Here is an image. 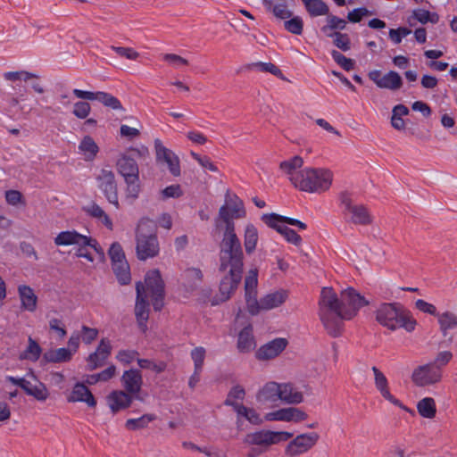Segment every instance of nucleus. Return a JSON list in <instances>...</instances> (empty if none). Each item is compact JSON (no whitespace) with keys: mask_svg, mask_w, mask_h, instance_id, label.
Wrapping results in <instances>:
<instances>
[{"mask_svg":"<svg viewBox=\"0 0 457 457\" xmlns=\"http://www.w3.org/2000/svg\"><path fill=\"white\" fill-rule=\"evenodd\" d=\"M125 181L127 183L126 200L129 204H133V202L138 197L141 191L140 180L125 179Z\"/></svg>","mask_w":457,"mask_h":457,"instance_id":"52","label":"nucleus"},{"mask_svg":"<svg viewBox=\"0 0 457 457\" xmlns=\"http://www.w3.org/2000/svg\"><path fill=\"white\" fill-rule=\"evenodd\" d=\"M328 37H334V45L344 52L351 49V40L347 34L334 32L333 34H328Z\"/></svg>","mask_w":457,"mask_h":457,"instance_id":"53","label":"nucleus"},{"mask_svg":"<svg viewBox=\"0 0 457 457\" xmlns=\"http://www.w3.org/2000/svg\"><path fill=\"white\" fill-rule=\"evenodd\" d=\"M294 436L293 433L288 431H272V430H259L245 435L243 442L246 445L259 446L267 450L273 445H278L281 442H286Z\"/></svg>","mask_w":457,"mask_h":457,"instance_id":"6","label":"nucleus"},{"mask_svg":"<svg viewBox=\"0 0 457 457\" xmlns=\"http://www.w3.org/2000/svg\"><path fill=\"white\" fill-rule=\"evenodd\" d=\"M438 324L443 334H445L447 330L457 328V315L452 312H445L439 315Z\"/></svg>","mask_w":457,"mask_h":457,"instance_id":"43","label":"nucleus"},{"mask_svg":"<svg viewBox=\"0 0 457 457\" xmlns=\"http://www.w3.org/2000/svg\"><path fill=\"white\" fill-rule=\"evenodd\" d=\"M69 402H83L89 407H95L96 401L90 390L82 383H77L68 398Z\"/></svg>","mask_w":457,"mask_h":457,"instance_id":"28","label":"nucleus"},{"mask_svg":"<svg viewBox=\"0 0 457 457\" xmlns=\"http://www.w3.org/2000/svg\"><path fill=\"white\" fill-rule=\"evenodd\" d=\"M133 396L122 390H114L106 397L107 404L113 413L130 406Z\"/></svg>","mask_w":457,"mask_h":457,"instance_id":"23","label":"nucleus"},{"mask_svg":"<svg viewBox=\"0 0 457 457\" xmlns=\"http://www.w3.org/2000/svg\"><path fill=\"white\" fill-rule=\"evenodd\" d=\"M245 396V388L240 385H236L232 386L231 389L229 390L224 403L228 406L233 407V409L235 410V406L243 405L242 403H238L237 401L244 400Z\"/></svg>","mask_w":457,"mask_h":457,"instance_id":"44","label":"nucleus"},{"mask_svg":"<svg viewBox=\"0 0 457 457\" xmlns=\"http://www.w3.org/2000/svg\"><path fill=\"white\" fill-rule=\"evenodd\" d=\"M347 22L345 20L338 18L335 15L327 16V25L321 28V30L328 36V34H333L332 30L338 29L343 30L346 28Z\"/></svg>","mask_w":457,"mask_h":457,"instance_id":"45","label":"nucleus"},{"mask_svg":"<svg viewBox=\"0 0 457 457\" xmlns=\"http://www.w3.org/2000/svg\"><path fill=\"white\" fill-rule=\"evenodd\" d=\"M96 100L113 110L121 109V104L120 100L111 94L98 91L96 95Z\"/></svg>","mask_w":457,"mask_h":457,"instance_id":"48","label":"nucleus"},{"mask_svg":"<svg viewBox=\"0 0 457 457\" xmlns=\"http://www.w3.org/2000/svg\"><path fill=\"white\" fill-rule=\"evenodd\" d=\"M344 215L346 220L356 226H370L373 222V217L369 209L359 204H354L350 198L342 199Z\"/></svg>","mask_w":457,"mask_h":457,"instance_id":"10","label":"nucleus"},{"mask_svg":"<svg viewBox=\"0 0 457 457\" xmlns=\"http://www.w3.org/2000/svg\"><path fill=\"white\" fill-rule=\"evenodd\" d=\"M412 15L422 24H425L428 21L435 24L439 21V17L436 13H430L428 11L423 9L414 10Z\"/></svg>","mask_w":457,"mask_h":457,"instance_id":"54","label":"nucleus"},{"mask_svg":"<svg viewBox=\"0 0 457 457\" xmlns=\"http://www.w3.org/2000/svg\"><path fill=\"white\" fill-rule=\"evenodd\" d=\"M137 290V300L135 306V314L137 317V320L138 326L141 327L143 324V283L141 281L137 282L136 284Z\"/></svg>","mask_w":457,"mask_h":457,"instance_id":"49","label":"nucleus"},{"mask_svg":"<svg viewBox=\"0 0 457 457\" xmlns=\"http://www.w3.org/2000/svg\"><path fill=\"white\" fill-rule=\"evenodd\" d=\"M443 371L432 362L417 366L411 372V382L419 387L438 384L442 381Z\"/></svg>","mask_w":457,"mask_h":457,"instance_id":"9","label":"nucleus"},{"mask_svg":"<svg viewBox=\"0 0 457 457\" xmlns=\"http://www.w3.org/2000/svg\"><path fill=\"white\" fill-rule=\"evenodd\" d=\"M23 390L28 395L33 396L37 401H46L49 396L46 386L39 381H37L36 384L28 381Z\"/></svg>","mask_w":457,"mask_h":457,"instance_id":"38","label":"nucleus"},{"mask_svg":"<svg viewBox=\"0 0 457 457\" xmlns=\"http://www.w3.org/2000/svg\"><path fill=\"white\" fill-rule=\"evenodd\" d=\"M368 76L378 87L382 89L397 91L403 84L402 77L395 71H389L386 74L382 75L380 71L374 70L370 71Z\"/></svg>","mask_w":457,"mask_h":457,"instance_id":"13","label":"nucleus"},{"mask_svg":"<svg viewBox=\"0 0 457 457\" xmlns=\"http://www.w3.org/2000/svg\"><path fill=\"white\" fill-rule=\"evenodd\" d=\"M206 351L204 347L198 346L191 351V358L194 361V370L202 371Z\"/></svg>","mask_w":457,"mask_h":457,"instance_id":"55","label":"nucleus"},{"mask_svg":"<svg viewBox=\"0 0 457 457\" xmlns=\"http://www.w3.org/2000/svg\"><path fill=\"white\" fill-rule=\"evenodd\" d=\"M417 411L424 419L432 420L436 415V401L432 397H424L416 404Z\"/></svg>","mask_w":457,"mask_h":457,"instance_id":"35","label":"nucleus"},{"mask_svg":"<svg viewBox=\"0 0 457 457\" xmlns=\"http://www.w3.org/2000/svg\"><path fill=\"white\" fill-rule=\"evenodd\" d=\"M120 380L125 392L134 398H137L142 386L140 370L135 369L126 370L123 372Z\"/></svg>","mask_w":457,"mask_h":457,"instance_id":"19","label":"nucleus"},{"mask_svg":"<svg viewBox=\"0 0 457 457\" xmlns=\"http://www.w3.org/2000/svg\"><path fill=\"white\" fill-rule=\"evenodd\" d=\"M319 317L326 332L333 337L344 330V310L341 299L331 287H323L319 300Z\"/></svg>","mask_w":457,"mask_h":457,"instance_id":"2","label":"nucleus"},{"mask_svg":"<svg viewBox=\"0 0 457 457\" xmlns=\"http://www.w3.org/2000/svg\"><path fill=\"white\" fill-rule=\"evenodd\" d=\"M262 220L268 225L270 228L276 229L278 232L279 228H283L285 225L283 216L277 213H267L262 216Z\"/></svg>","mask_w":457,"mask_h":457,"instance_id":"57","label":"nucleus"},{"mask_svg":"<svg viewBox=\"0 0 457 457\" xmlns=\"http://www.w3.org/2000/svg\"><path fill=\"white\" fill-rule=\"evenodd\" d=\"M258 242V230L252 223L246 224L244 233V246L247 254H251L256 248Z\"/></svg>","mask_w":457,"mask_h":457,"instance_id":"36","label":"nucleus"},{"mask_svg":"<svg viewBox=\"0 0 457 457\" xmlns=\"http://www.w3.org/2000/svg\"><path fill=\"white\" fill-rule=\"evenodd\" d=\"M72 358V352L70 349L62 347L50 349L44 353L43 361L46 363L67 362Z\"/></svg>","mask_w":457,"mask_h":457,"instance_id":"34","label":"nucleus"},{"mask_svg":"<svg viewBox=\"0 0 457 457\" xmlns=\"http://www.w3.org/2000/svg\"><path fill=\"white\" fill-rule=\"evenodd\" d=\"M376 320L392 331L403 328L412 332L417 325L411 313L399 303H382L376 311Z\"/></svg>","mask_w":457,"mask_h":457,"instance_id":"3","label":"nucleus"},{"mask_svg":"<svg viewBox=\"0 0 457 457\" xmlns=\"http://www.w3.org/2000/svg\"><path fill=\"white\" fill-rule=\"evenodd\" d=\"M311 16L328 14V6L322 0H302Z\"/></svg>","mask_w":457,"mask_h":457,"instance_id":"42","label":"nucleus"},{"mask_svg":"<svg viewBox=\"0 0 457 457\" xmlns=\"http://www.w3.org/2000/svg\"><path fill=\"white\" fill-rule=\"evenodd\" d=\"M54 244L58 246H66V245H78V246H86L87 245H91V237L79 234L76 230H66L60 232L54 237ZM96 245L95 243H93Z\"/></svg>","mask_w":457,"mask_h":457,"instance_id":"18","label":"nucleus"},{"mask_svg":"<svg viewBox=\"0 0 457 457\" xmlns=\"http://www.w3.org/2000/svg\"><path fill=\"white\" fill-rule=\"evenodd\" d=\"M285 28L287 31L295 35H301L303 29V20L296 16L285 21Z\"/></svg>","mask_w":457,"mask_h":457,"instance_id":"60","label":"nucleus"},{"mask_svg":"<svg viewBox=\"0 0 457 457\" xmlns=\"http://www.w3.org/2000/svg\"><path fill=\"white\" fill-rule=\"evenodd\" d=\"M145 227L150 231L148 237L145 236V259L154 258L158 255L160 251L159 242L156 237L157 227L152 220H145Z\"/></svg>","mask_w":457,"mask_h":457,"instance_id":"22","label":"nucleus"},{"mask_svg":"<svg viewBox=\"0 0 457 457\" xmlns=\"http://www.w3.org/2000/svg\"><path fill=\"white\" fill-rule=\"evenodd\" d=\"M112 271L120 285H127L131 280L129 265L128 262L112 263Z\"/></svg>","mask_w":457,"mask_h":457,"instance_id":"41","label":"nucleus"},{"mask_svg":"<svg viewBox=\"0 0 457 457\" xmlns=\"http://www.w3.org/2000/svg\"><path fill=\"white\" fill-rule=\"evenodd\" d=\"M98 337V329L95 328H89L86 325L81 327V338L83 343L90 345Z\"/></svg>","mask_w":457,"mask_h":457,"instance_id":"63","label":"nucleus"},{"mask_svg":"<svg viewBox=\"0 0 457 457\" xmlns=\"http://www.w3.org/2000/svg\"><path fill=\"white\" fill-rule=\"evenodd\" d=\"M331 55L334 61L345 71H349L354 69L355 62L353 59L345 57L337 50H333Z\"/></svg>","mask_w":457,"mask_h":457,"instance_id":"56","label":"nucleus"},{"mask_svg":"<svg viewBox=\"0 0 457 457\" xmlns=\"http://www.w3.org/2000/svg\"><path fill=\"white\" fill-rule=\"evenodd\" d=\"M112 353V345L110 340L107 338L101 339L97 348L92 353H90L87 359V369L94 370L98 367L104 364Z\"/></svg>","mask_w":457,"mask_h":457,"instance_id":"17","label":"nucleus"},{"mask_svg":"<svg viewBox=\"0 0 457 457\" xmlns=\"http://www.w3.org/2000/svg\"><path fill=\"white\" fill-rule=\"evenodd\" d=\"M108 254L112 263L127 261L123 249L118 242H114L111 245Z\"/></svg>","mask_w":457,"mask_h":457,"instance_id":"59","label":"nucleus"},{"mask_svg":"<svg viewBox=\"0 0 457 457\" xmlns=\"http://www.w3.org/2000/svg\"><path fill=\"white\" fill-rule=\"evenodd\" d=\"M257 270H250L245 278V296L248 312L252 315H256L262 310V300H257L258 285Z\"/></svg>","mask_w":457,"mask_h":457,"instance_id":"12","label":"nucleus"},{"mask_svg":"<svg viewBox=\"0 0 457 457\" xmlns=\"http://www.w3.org/2000/svg\"><path fill=\"white\" fill-rule=\"evenodd\" d=\"M371 370L374 374L375 387L380 395L390 403L401 408L409 413H412L411 409L403 405L400 400H398L391 394L388 381L385 374L375 366L371 368Z\"/></svg>","mask_w":457,"mask_h":457,"instance_id":"14","label":"nucleus"},{"mask_svg":"<svg viewBox=\"0 0 457 457\" xmlns=\"http://www.w3.org/2000/svg\"><path fill=\"white\" fill-rule=\"evenodd\" d=\"M340 299L345 320H352L357 315L358 311L361 307L369 303L362 295L352 287L343 290L340 294Z\"/></svg>","mask_w":457,"mask_h":457,"instance_id":"11","label":"nucleus"},{"mask_svg":"<svg viewBox=\"0 0 457 457\" xmlns=\"http://www.w3.org/2000/svg\"><path fill=\"white\" fill-rule=\"evenodd\" d=\"M163 59L165 62L175 68H181L183 66L188 65V61L187 59L175 54H166L163 56Z\"/></svg>","mask_w":457,"mask_h":457,"instance_id":"64","label":"nucleus"},{"mask_svg":"<svg viewBox=\"0 0 457 457\" xmlns=\"http://www.w3.org/2000/svg\"><path fill=\"white\" fill-rule=\"evenodd\" d=\"M251 66L258 69L262 72H269L283 80L286 79L281 70L272 62H258L253 63Z\"/></svg>","mask_w":457,"mask_h":457,"instance_id":"51","label":"nucleus"},{"mask_svg":"<svg viewBox=\"0 0 457 457\" xmlns=\"http://www.w3.org/2000/svg\"><path fill=\"white\" fill-rule=\"evenodd\" d=\"M278 233L281 234L287 239V241L294 244L295 245H300L302 241L301 237L295 230L289 228L287 226L279 228Z\"/></svg>","mask_w":457,"mask_h":457,"instance_id":"62","label":"nucleus"},{"mask_svg":"<svg viewBox=\"0 0 457 457\" xmlns=\"http://www.w3.org/2000/svg\"><path fill=\"white\" fill-rule=\"evenodd\" d=\"M96 100L113 110L121 109V104L120 100L111 94L98 91L96 95Z\"/></svg>","mask_w":457,"mask_h":457,"instance_id":"47","label":"nucleus"},{"mask_svg":"<svg viewBox=\"0 0 457 457\" xmlns=\"http://www.w3.org/2000/svg\"><path fill=\"white\" fill-rule=\"evenodd\" d=\"M279 383L270 381L264 384L256 393L255 399L263 405L279 401Z\"/></svg>","mask_w":457,"mask_h":457,"instance_id":"21","label":"nucleus"},{"mask_svg":"<svg viewBox=\"0 0 457 457\" xmlns=\"http://www.w3.org/2000/svg\"><path fill=\"white\" fill-rule=\"evenodd\" d=\"M245 216L246 211L243 201L236 195L227 194L224 204L220 207L214 218L215 231L221 235L218 266L220 286L219 293L215 296L216 304L228 301L241 282L244 253L236 233L235 220Z\"/></svg>","mask_w":457,"mask_h":457,"instance_id":"1","label":"nucleus"},{"mask_svg":"<svg viewBox=\"0 0 457 457\" xmlns=\"http://www.w3.org/2000/svg\"><path fill=\"white\" fill-rule=\"evenodd\" d=\"M203 278L202 270L196 267L187 268L180 275L181 283L188 291L195 290L203 281Z\"/></svg>","mask_w":457,"mask_h":457,"instance_id":"27","label":"nucleus"},{"mask_svg":"<svg viewBox=\"0 0 457 457\" xmlns=\"http://www.w3.org/2000/svg\"><path fill=\"white\" fill-rule=\"evenodd\" d=\"M291 438L284 448L285 457H301L307 454L317 445L320 436L316 432H308Z\"/></svg>","mask_w":457,"mask_h":457,"instance_id":"8","label":"nucleus"},{"mask_svg":"<svg viewBox=\"0 0 457 457\" xmlns=\"http://www.w3.org/2000/svg\"><path fill=\"white\" fill-rule=\"evenodd\" d=\"M279 401L287 404H299L303 402V394L292 383H279Z\"/></svg>","mask_w":457,"mask_h":457,"instance_id":"24","label":"nucleus"},{"mask_svg":"<svg viewBox=\"0 0 457 457\" xmlns=\"http://www.w3.org/2000/svg\"><path fill=\"white\" fill-rule=\"evenodd\" d=\"M118 170L125 179L138 180L139 170L136 161L129 156H122L117 162Z\"/></svg>","mask_w":457,"mask_h":457,"instance_id":"26","label":"nucleus"},{"mask_svg":"<svg viewBox=\"0 0 457 457\" xmlns=\"http://www.w3.org/2000/svg\"><path fill=\"white\" fill-rule=\"evenodd\" d=\"M332 182L333 172L330 170L306 167L295 188L306 193L320 194L328 191Z\"/></svg>","mask_w":457,"mask_h":457,"instance_id":"4","label":"nucleus"},{"mask_svg":"<svg viewBox=\"0 0 457 457\" xmlns=\"http://www.w3.org/2000/svg\"><path fill=\"white\" fill-rule=\"evenodd\" d=\"M97 182L98 187L104 193L108 202L118 209L120 204L113 172L108 170H102L97 177Z\"/></svg>","mask_w":457,"mask_h":457,"instance_id":"16","label":"nucleus"},{"mask_svg":"<svg viewBox=\"0 0 457 457\" xmlns=\"http://www.w3.org/2000/svg\"><path fill=\"white\" fill-rule=\"evenodd\" d=\"M165 284L158 269L149 270L145 277V304H152L159 312L164 305Z\"/></svg>","mask_w":457,"mask_h":457,"instance_id":"5","label":"nucleus"},{"mask_svg":"<svg viewBox=\"0 0 457 457\" xmlns=\"http://www.w3.org/2000/svg\"><path fill=\"white\" fill-rule=\"evenodd\" d=\"M287 345L285 338H276L261 346L256 352V358L261 361L270 360L277 357Z\"/></svg>","mask_w":457,"mask_h":457,"instance_id":"20","label":"nucleus"},{"mask_svg":"<svg viewBox=\"0 0 457 457\" xmlns=\"http://www.w3.org/2000/svg\"><path fill=\"white\" fill-rule=\"evenodd\" d=\"M79 150L84 155L86 161H93L99 151V147L90 136H86L80 141Z\"/></svg>","mask_w":457,"mask_h":457,"instance_id":"37","label":"nucleus"},{"mask_svg":"<svg viewBox=\"0 0 457 457\" xmlns=\"http://www.w3.org/2000/svg\"><path fill=\"white\" fill-rule=\"evenodd\" d=\"M303 159L299 155H295L282 161L278 168L281 173L285 175L295 187L303 173Z\"/></svg>","mask_w":457,"mask_h":457,"instance_id":"15","label":"nucleus"},{"mask_svg":"<svg viewBox=\"0 0 457 457\" xmlns=\"http://www.w3.org/2000/svg\"><path fill=\"white\" fill-rule=\"evenodd\" d=\"M154 151L157 165L165 167L175 178L181 176L180 158L171 149L166 147L158 137L154 140Z\"/></svg>","mask_w":457,"mask_h":457,"instance_id":"7","label":"nucleus"},{"mask_svg":"<svg viewBox=\"0 0 457 457\" xmlns=\"http://www.w3.org/2000/svg\"><path fill=\"white\" fill-rule=\"evenodd\" d=\"M18 294L21 300V308L33 312L37 309V296L35 295L34 290L26 285L18 287Z\"/></svg>","mask_w":457,"mask_h":457,"instance_id":"29","label":"nucleus"},{"mask_svg":"<svg viewBox=\"0 0 457 457\" xmlns=\"http://www.w3.org/2000/svg\"><path fill=\"white\" fill-rule=\"evenodd\" d=\"M4 79L6 81H10L15 83L12 85L13 90L17 92V94L23 93L26 94V87L21 85V81H28L31 79L37 78V75L29 72L27 71H7L3 74Z\"/></svg>","mask_w":457,"mask_h":457,"instance_id":"25","label":"nucleus"},{"mask_svg":"<svg viewBox=\"0 0 457 457\" xmlns=\"http://www.w3.org/2000/svg\"><path fill=\"white\" fill-rule=\"evenodd\" d=\"M116 359L124 365L130 364L134 360H137L138 365L143 368V359L139 358V353L137 351L120 350L118 352Z\"/></svg>","mask_w":457,"mask_h":457,"instance_id":"46","label":"nucleus"},{"mask_svg":"<svg viewBox=\"0 0 457 457\" xmlns=\"http://www.w3.org/2000/svg\"><path fill=\"white\" fill-rule=\"evenodd\" d=\"M281 421L285 422H301L308 418V414L295 407H287L280 409Z\"/></svg>","mask_w":457,"mask_h":457,"instance_id":"39","label":"nucleus"},{"mask_svg":"<svg viewBox=\"0 0 457 457\" xmlns=\"http://www.w3.org/2000/svg\"><path fill=\"white\" fill-rule=\"evenodd\" d=\"M85 212L105 226L109 230H113V223L108 214L96 203H91L84 207Z\"/></svg>","mask_w":457,"mask_h":457,"instance_id":"32","label":"nucleus"},{"mask_svg":"<svg viewBox=\"0 0 457 457\" xmlns=\"http://www.w3.org/2000/svg\"><path fill=\"white\" fill-rule=\"evenodd\" d=\"M42 353V348L38 343L34 340L31 337L28 338V346L20 354V360H27L30 361H37Z\"/></svg>","mask_w":457,"mask_h":457,"instance_id":"40","label":"nucleus"},{"mask_svg":"<svg viewBox=\"0 0 457 457\" xmlns=\"http://www.w3.org/2000/svg\"><path fill=\"white\" fill-rule=\"evenodd\" d=\"M235 411L237 415V426H239V423L241 421V418L245 419L247 421H249L251 424L255 426H260L263 423V420L261 417L260 413L257 412V411L252 407H247L243 405H237L235 406Z\"/></svg>","mask_w":457,"mask_h":457,"instance_id":"33","label":"nucleus"},{"mask_svg":"<svg viewBox=\"0 0 457 457\" xmlns=\"http://www.w3.org/2000/svg\"><path fill=\"white\" fill-rule=\"evenodd\" d=\"M267 8L278 19H288L292 16V12L287 9V6L283 4H273L270 1L266 3Z\"/></svg>","mask_w":457,"mask_h":457,"instance_id":"50","label":"nucleus"},{"mask_svg":"<svg viewBox=\"0 0 457 457\" xmlns=\"http://www.w3.org/2000/svg\"><path fill=\"white\" fill-rule=\"evenodd\" d=\"M288 297V291L279 289L271 292L262 298V310H271L282 305Z\"/></svg>","mask_w":457,"mask_h":457,"instance_id":"31","label":"nucleus"},{"mask_svg":"<svg viewBox=\"0 0 457 457\" xmlns=\"http://www.w3.org/2000/svg\"><path fill=\"white\" fill-rule=\"evenodd\" d=\"M90 111L91 106L87 102H77L74 104L72 113L79 119H86Z\"/></svg>","mask_w":457,"mask_h":457,"instance_id":"61","label":"nucleus"},{"mask_svg":"<svg viewBox=\"0 0 457 457\" xmlns=\"http://www.w3.org/2000/svg\"><path fill=\"white\" fill-rule=\"evenodd\" d=\"M237 346L241 353H249L255 348L252 325H247L239 332Z\"/></svg>","mask_w":457,"mask_h":457,"instance_id":"30","label":"nucleus"},{"mask_svg":"<svg viewBox=\"0 0 457 457\" xmlns=\"http://www.w3.org/2000/svg\"><path fill=\"white\" fill-rule=\"evenodd\" d=\"M162 200H167L169 198H179L183 195V190L179 184H173L166 187L160 191Z\"/></svg>","mask_w":457,"mask_h":457,"instance_id":"58","label":"nucleus"}]
</instances>
